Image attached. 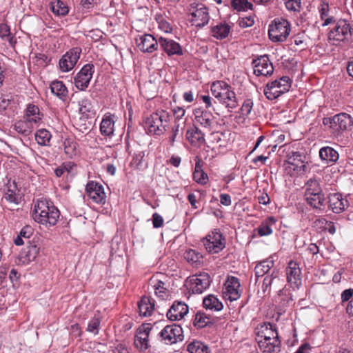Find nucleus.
I'll list each match as a JSON object with an SVG mask.
<instances>
[{"label":"nucleus","mask_w":353,"mask_h":353,"mask_svg":"<svg viewBox=\"0 0 353 353\" xmlns=\"http://www.w3.org/2000/svg\"><path fill=\"white\" fill-rule=\"evenodd\" d=\"M59 216V210L50 201L39 200L34 205L32 217L36 222L40 224L47 227L55 225Z\"/></svg>","instance_id":"nucleus-1"},{"label":"nucleus","mask_w":353,"mask_h":353,"mask_svg":"<svg viewBox=\"0 0 353 353\" xmlns=\"http://www.w3.org/2000/svg\"><path fill=\"white\" fill-rule=\"evenodd\" d=\"M210 90L212 95L228 110L234 109L238 106L235 92L225 82L222 81L214 82Z\"/></svg>","instance_id":"nucleus-2"},{"label":"nucleus","mask_w":353,"mask_h":353,"mask_svg":"<svg viewBox=\"0 0 353 353\" xmlns=\"http://www.w3.org/2000/svg\"><path fill=\"white\" fill-rule=\"evenodd\" d=\"M170 120V114L163 110L151 114L145 120V128L151 135H161L168 129Z\"/></svg>","instance_id":"nucleus-3"},{"label":"nucleus","mask_w":353,"mask_h":353,"mask_svg":"<svg viewBox=\"0 0 353 353\" xmlns=\"http://www.w3.org/2000/svg\"><path fill=\"white\" fill-rule=\"evenodd\" d=\"M324 125L332 130V133L339 134L348 130L352 124L351 117L346 113H340L332 117H325L323 119Z\"/></svg>","instance_id":"nucleus-4"},{"label":"nucleus","mask_w":353,"mask_h":353,"mask_svg":"<svg viewBox=\"0 0 353 353\" xmlns=\"http://www.w3.org/2000/svg\"><path fill=\"white\" fill-rule=\"evenodd\" d=\"M329 39L337 41H353V29L347 21L339 19L335 27L329 33Z\"/></svg>","instance_id":"nucleus-5"},{"label":"nucleus","mask_w":353,"mask_h":353,"mask_svg":"<svg viewBox=\"0 0 353 353\" xmlns=\"http://www.w3.org/2000/svg\"><path fill=\"white\" fill-rule=\"evenodd\" d=\"M201 242L206 251L212 254L219 253L225 247V238L216 230L209 233Z\"/></svg>","instance_id":"nucleus-6"},{"label":"nucleus","mask_w":353,"mask_h":353,"mask_svg":"<svg viewBox=\"0 0 353 353\" xmlns=\"http://www.w3.org/2000/svg\"><path fill=\"white\" fill-rule=\"evenodd\" d=\"M159 336L162 342L167 345L176 343L183 340L182 327L176 324L165 326L159 333Z\"/></svg>","instance_id":"nucleus-7"},{"label":"nucleus","mask_w":353,"mask_h":353,"mask_svg":"<svg viewBox=\"0 0 353 353\" xmlns=\"http://www.w3.org/2000/svg\"><path fill=\"white\" fill-rule=\"evenodd\" d=\"M268 34L274 42H282L287 39V20L276 19L269 26Z\"/></svg>","instance_id":"nucleus-8"},{"label":"nucleus","mask_w":353,"mask_h":353,"mask_svg":"<svg viewBox=\"0 0 353 353\" xmlns=\"http://www.w3.org/2000/svg\"><path fill=\"white\" fill-rule=\"evenodd\" d=\"M94 65L87 63L81 69L74 77V85L80 90H85L89 85L94 70Z\"/></svg>","instance_id":"nucleus-9"},{"label":"nucleus","mask_w":353,"mask_h":353,"mask_svg":"<svg viewBox=\"0 0 353 353\" xmlns=\"http://www.w3.org/2000/svg\"><path fill=\"white\" fill-rule=\"evenodd\" d=\"M287 92V77H282L280 80H274L268 83L264 89L265 95L269 99H274Z\"/></svg>","instance_id":"nucleus-10"},{"label":"nucleus","mask_w":353,"mask_h":353,"mask_svg":"<svg viewBox=\"0 0 353 353\" xmlns=\"http://www.w3.org/2000/svg\"><path fill=\"white\" fill-rule=\"evenodd\" d=\"M287 92V77H282L280 80H274L268 83L264 89L265 95L269 99H274Z\"/></svg>","instance_id":"nucleus-11"},{"label":"nucleus","mask_w":353,"mask_h":353,"mask_svg":"<svg viewBox=\"0 0 353 353\" xmlns=\"http://www.w3.org/2000/svg\"><path fill=\"white\" fill-rule=\"evenodd\" d=\"M81 49L76 47L70 49L59 60V67L62 72H69L74 68L79 59Z\"/></svg>","instance_id":"nucleus-12"},{"label":"nucleus","mask_w":353,"mask_h":353,"mask_svg":"<svg viewBox=\"0 0 353 353\" xmlns=\"http://www.w3.org/2000/svg\"><path fill=\"white\" fill-rule=\"evenodd\" d=\"M223 296L230 301H236L241 296L239 280L234 276H230L223 288Z\"/></svg>","instance_id":"nucleus-13"},{"label":"nucleus","mask_w":353,"mask_h":353,"mask_svg":"<svg viewBox=\"0 0 353 353\" xmlns=\"http://www.w3.org/2000/svg\"><path fill=\"white\" fill-rule=\"evenodd\" d=\"M190 16V21L192 24L199 28L207 25L210 20L208 8L203 5H197L196 7H192Z\"/></svg>","instance_id":"nucleus-14"},{"label":"nucleus","mask_w":353,"mask_h":353,"mask_svg":"<svg viewBox=\"0 0 353 353\" xmlns=\"http://www.w3.org/2000/svg\"><path fill=\"white\" fill-rule=\"evenodd\" d=\"M254 74L256 76L267 77L271 75L274 72L272 63L267 55H263L254 59L252 62Z\"/></svg>","instance_id":"nucleus-15"},{"label":"nucleus","mask_w":353,"mask_h":353,"mask_svg":"<svg viewBox=\"0 0 353 353\" xmlns=\"http://www.w3.org/2000/svg\"><path fill=\"white\" fill-rule=\"evenodd\" d=\"M303 158L305 157L299 152H294L292 156L288 157V175L295 176L305 174L306 166Z\"/></svg>","instance_id":"nucleus-16"},{"label":"nucleus","mask_w":353,"mask_h":353,"mask_svg":"<svg viewBox=\"0 0 353 353\" xmlns=\"http://www.w3.org/2000/svg\"><path fill=\"white\" fill-rule=\"evenodd\" d=\"M210 282V276L206 272H201L190 277V288L196 294L203 293L208 288Z\"/></svg>","instance_id":"nucleus-17"},{"label":"nucleus","mask_w":353,"mask_h":353,"mask_svg":"<svg viewBox=\"0 0 353 353\" xmlns=\"http://www.w3.org/2000/svg\"><path fill=\"white\" fill-rule=\"evenodd\" d=\"M152 330L150 324H143L137 330L134 336V345L141 351H145L149 347V334Z\"/></svg>","instance_id":"nucleus-18"},{"label":"nucleus","mask_w":353,"mask_h":353,"mask_svg":"<svg viewBox=\"0 0 353 353\" xmlns=\"http://www.w3.org/2000/svg\"><path fill=\"white\" fill-rule=\"evenodd\" d=\"M86 192L88 197L98 204L105 203L106 195L103 186L96 182L90 181L86 185Z\"/></svg>","instance_id":"nucleus-19"},{"label":"nucleus","mask_w":353,"mask_h":353,"mask_svg":"<svg viewBox=\"0 0 353 353\" xmlns=\"http://www.w3.org/2000/svg\"><path fill=\"white\" fill-rule=\"evenodd\" d=\"M3 201L10 204L17 205L21 200L19 190L15 181L9 180L3 188Z\"/></svg>","instance_id":"nucleus-20"},{"label":"nucleus","mask_w":353,"mask_h":353,"mask_svg":"<svg viewBox=\"0 0 353 353\" xmlns=\"http://www.w3.org/2000/svg\"><path fill=\"white\" fill-rule=\"evenodd\" d=\"M188 313V306L182 301H175L168 310L166 315L169 320L174 321L182 319Z\"/></svg>","instance_id":"nucleus-21"},{"label":"nucleus","mask_w":353,"mask_h":353,"mask_svg":"<svg viewBox=\"0 0 353 353\" xmlns=\"http://www.w3.org/2000/svg\"><path fill=\"white\" fill-rule=\"evenodd\" d=\"M139 50L143 52H152L157 49L159 41L151 34H145L136 39Z\"/></svg>","instance_id":"nucleus-22"},{"label":"nucleus","mask_w":353,"mask_h":353,"mask_svg":"<svg viewBox=\"0 0 353 353\" xmlns=\"http://www.w3.org/2000/svg\"><path fill=\"white\" fill-rule=\"evenodd\" d=\"M301 270L297 263L291 261L288 262V284L292 290L299 289L301 285Z\"/></svg>","instance_id":"nucleus-23"},{"label":"nucleus","mask_w":353,"mask_h":353,"mask_svg":"<svg viewBox=\"0 0 353 353\" xmlns=\"http://www.w3.org/2000/svg\"><path fill=\"white\" fill-rule=\"evenodd\" d=\"M185 137L193 146L201 147L205 143V134L195 125L190 126L187 130Z\"/></svg>","instance_id":"nucleus-24"},{"label":"nucleus","mask_w":353,"mask_h":353,"mask_svg":"<svg viewBox=\"0 0 353 353\" xmlns=\"http://www.w3.org/2000/svg\"><path fill=\"white\" fill-rule=\"evenodd\" d=\"M257 343L263 353H278L281 350V341L279 336L260 339Z\"/></svg>","instance_id":"nucleus-25"},{"label":"nucleus","mask_w":353,"mask_h":353,"mask_svg":"<svg viewBox=\"0 0 353 353\" xmlns=\"http://www.w3.org/2000/svg\"><path fill=\"white\" fill-rule=\"evenodd\" d=\"M256 335V341L260 339H270L272 337H278V333L270 323H262L259 324L255 328Z\"/></svg>","instance_id":"nucleus-26"},{"label":"nucleus","mask_w":353,"mask_h":353,"mask_svg":"<svg viewBox=\"0 0 353 353\" xmlns=\"http://www.w3.org/2000/svg\"><path fill=\"white\" fill-rule=\"evenodd\" d=\"M159 43L161 48L169 56L172 55H182L183 50L180 44L172 39L160 37L159 39Z\"/></svg>","instance_id":"nucleus-27"},{"label":"nucleus","mask_w":353,"mask_h":353,"mask_svg":"<svg viewBox=\"0 0 353 353\" xmlns=\"http://www.w3.org/2000/svg\"><path fill=\"white\" fill-rule=\"evenodd\" d=\"M196 121L203 128L210 130L214 123V117L210 111L196 109L194 112Z\"/></svg>","instance_id":"nucleus-28"},{"label":"nucleus","mask_w":353,"mask_h":353,"mask_svg":"<svg viewBox=\"0 0 353 353\" xmlns=\"http://www.w3.org/2000/svg\"><path fill=\"white\" fill-rule=\"evenodd\" d=\"M231 32V26L226 22H219L210 27V34L217 40L227 38Z\"/></svg>","instance_id":"nucleus-29"},{"label":"nucleus","mask_w":353,"mask_h":353,"mask_svg":"<svg viewBox=\"0 0 353 353\" xmlns=\"http://www.w3.org/2000/svg\"><path fill=\"white\" fill-rule=\"evenodd\" d=\"M329 206L334 213L344 211L349 205L347 199H343L340 194H334L329 196Z\"/></svg>","instance_id":"nucleus-30"},{"label":"nucleus","mask_w":353,"mask_h":353,"mask_svg":"<svg viewBox=\"0 0 353 353\" xmlns=\"http://www.w3.org/2000/svg\"><path fill=\"white\" fill-rule=\"evenodd\" d=\"M114 115L105 114L100 124V132L103 136L112 137L114 132Z\"/></svg>","instance_id":"nucleus-31"},{"label":"nucleus","mask_w":353,"mask_h":353,"mask_svg":"<svg viewBox=\"0 0 353 353\" xmlns=\"http://www.w3.org/2000/svg\"><path fill=\"white\" fill-rule=\"evenodd\" d=\"M159 276H163V275L153 276L149 281V285L157 296L164 299L167 295V288L165 286V283L159 278Z\"/></svg>","instance_id":"nucleus-32"},{"label":"nucleus","mask_w":353,"mask_h":353,"mask_svg":"<svg viewBox=\"0 0 353 353\" xmlns=\"http://www.w3.org/2000/svg\"><path fill=\"white\" fill-rule=\"evenodd\" d=\"M319 157L321 161L327 164L335 163L339 158L338 152L330 146H325L319 150Z\"/></svg>","instance_id":"nucleus-33"},{"label":"nucleus","mask_w":353,"mask_h":353,"mask_svg":"<svg viewBox=\"0 0 353 353\" xmlns=\"http://www.w3.org/2000/svg\"><path fill=\"white\" fill-rule=\"evenodd\" d=\"M138 309L141 316H150L154 310V302L150 297L143 296L138 303Z\"/></svg>","instance_id":"nucleus-34"},{"label":"nucleus","mask_w":353,"mask_h":353,"mask_svg":"<svg viewBox=\"0 0 353 353\" xmlns=\"http://www.w3.org/2000/svg\"><path fill=\"white\" fill-rule=\"evenodd\" d=\"M79 113L81 114L80 120L88 119L93 117L95 114V110L91 103V101L88 99H82L79 102Z\"/></svg>","instance_id":"nucleus-35"},{"label":"nucleus","mask_w":353,"mask_h":353,"mask_svg":"<svg viewBox=\"0 0 353 353\" xmlns=\"http://www.w3.org/2000/svg\"><path fill=\"white\" fill-rule=\"evenodd\" d=\"M203 305L206 310L215 312L221 311L223 307V303L213 294L205 296L203 299Z\"/></svg>","instance_id":"nucleus-36"},{"label":"nucleus","mask_w":353,"mask_h":353,"mask_svg":"<svg viewBox=\"0 0 353 353\" xmlns=\"http://www.w3.org/2000/svg\"><path fill=\"white\" fill-rule=\"evenodd\" d=\"M51 92L62 101H65L68 96V89L62 81H54L50 84Z\"/></svg>","instance_id":"nucleus-37"},{"label":"nucleus","mask_w":353,"mask_h":353,"mask_svg":"<svg viewBox=\"0 0 353 353\" xmlns=\"http://www.w3.org/2000/svg\"><path fill=\"white\" fill-rule=\"evenodd\" d=\"M305 200L307 203L314 208L321 210L323 206L325 205V197L323 194H313L311 196H305Z\"/></svg>","instance_id":"nucleus-38"},{"label":"nucleus","mask_w":353,"mask_h":353,"mask_svg":"<svg viewBox=\"0 0 353 353\" xmlns=\"http://www.w3.org/2000/svg\"><path fill=\"white\" fill-rule=\"evenodd\" d=\"M318 9L321 20L324 21L322 24L323 26H326L334 21V18L329 15L330 7L328 3L325 1L321 2Z\"/></svg>","instance_id":"nucleus-39"},{"label":"nucleus","mask_w":353,"mask_h":353,"mask_svg":"<svg viewBox=\"0 0 353 353\" xmlns=\"http://www.w3.org/2000/svg\"><path fill=\"white\" fill-rule=\"evenodd\" d=\"M184 258L192 265L199 266L202 263L203 255L194 250L190 249L184 253Z\"/></svg>","instance_id":"nucleus-40"},{"label":"nucleus","mask_w":353,"mask_h":353,"mask_svg":"<svg viewBox=\"0 0 353 353\" xmlns=\"http://www.w3.org/2000/svg\"><path fill=\"white\" fill-rule=\"evenodd\" d=\"M272 266L273 261L271 260H264L258 263L254 268L256 280L268 273Z\"/></svg>","instance_id":"nucleus-41"},{"label":"nucleus","mask_w":353,"mask_h":353,"mask_svg":"<svg viewBox=\"0 0 353 353\" xmlns=\"http://www.w3.org/2000/svg\"><path fill=\"white\" fill-rule=\"evenodd\" d=\"M323 190L319 181L314 179H310L305 183V196H311L313 194L322 193Z\"/></svg>","instance_id":"nucleus-42"},{"label":"nucleus","mask_w":353,"mask_h":353,"mask_svg":"<svg viewBox=\"0 0 353 353\" xmlns=\"http://www.w3.org/2000/svg\"><path fill=\"white\" fill-rule=\"evenodd\" d=\"M39 253V248L35 244H31L23 252L21 257L24 259V262H30L37 258Z\"/></svg>","instance_id":"nucleus-43"},{"label":"nucleus","mask_w":353,"mask_h":353,"mask_svg":"<svg viewBox=\"0 0 353 353\" xmlns=\"http://www.w3.org/2000/svg\"><path fill=\"white\" fill-rule=\"evenodd\" d=\"M14 128L18 133L28 136L32 133L34 127L24 119L17 121L14 125Z\"/></svg>","instance_id":"nucleus-44"},{"label":"nucleus","mask_w":353,"mask_h":353,"mask_svg":"<svg viewBox=\"0 0 353 353\" xmlns=\"http://www.w3.org/2000/svg\"><path fill=\"white\" fill-rule=\"evenodd\" d=\"M65 154L68 158H72L77 154V143L71 139H65L63 141Z\"/></svg>","instance_id":"nucleus-45"},{"label":"nucleus","mask_w":353,"mask_h":353,"mask_svg":"<svg viewBox=\"0 0 353 353\" xmlns=\"http://www.w3.org/2000/svg\"><path fill=\"white\" fill-rule=\"evenodd\" d=\"M274 217L270 216L266 219L257 228L258 233L261 236H267L272 232L271 225L275 223Z\"/></svg>","instance_id":"nucleus-46"},{"label":"nucleus","mask_w":353,"mask_h":353,"mask_svg":"<svg viewBox=\"0 0 353 353\" xmlns=\"http://www.w3.org/2000/svg\"><path fill=\"white\" fill-rule=\"evenodd\" d=\"M50 132L46 129H40L35 134V139L38 144L43 146L49 145L51 139Z\"/></svg>","instance_id":"nucleus-47"},{"label":"nucleus","mask_w":353,"mask_h":353,"mask_svg":"<svg viewBox=\"0 0 353 353\" xmlns=\"http://www.w3.org/2000/svg\"><path fill=\"white\" fill-rule=\"evenodd\" d=\"M52 11L57 15L65 16L68 13V8L64 2L60 0H53L51 2Z\"/></svg>","instance_id":"nucleus-48"},{"label":"nucleus","mask_w":353,"mask_h":353,"mask_svg":"<svg viewBox=\"0 0 353 353\" xmlns=\"http://www.w3.org/2000/svg\"><path fill=\"white\" fill-rule=\"evenodd\" d=\"M211 323H212L211 317L210 316H208L204 312H198L195 314V317L194 319V325L196 327H197L199 328H203Z\"/></svg>","instance_id":"nucleus-49"},{"label":"nucleus","mask_w":353,"mask_h":353,"mask_svg":"<svg viewBox=\"0 0 353 353\" xmlns=\"http://www.w3.org/2000/svg\"><path fill=\"white\" fill-rule=\"evenodd\" d=\"M33 234V228L30 225L24 226L20 231L19 234L14 239V243L17 245H21L24 243L22 238L26 239H30Z\"/></svg>","instance_id":"nucleus-50"},{"label":"nucleus","mask_w":353,"mask_h":353,"mask_svg":"<svg viewBox=\"0 0 353 353\" xmlns=\"http://www.w3.org/2000/svg\"><path fill=\"white\" fill-rule=\"evenodd\" d=\"M190 353H208V347L201 341H193L187 347Z\"/></svg>","instance_id":"nucleus-51"},{"label":"nucleus","mask_w":353,"mask_h":353,"mask_svg":"<svg viewBox=\"0 0 353 353\" xmlns=\"http://www.w3.org/2000/svg\"><path fill=\"white\" fill-rule=\"evenodd\" d=\"M0 37L8 41L11 46L15 43L14 38L10 34V27L6 23H0Z\"/></svg>","instance_id":"nucleus-52"},{"label":"nucleus","mask_w":353,"mask_h":353,"mask_svg":"<svg viewBox=\"0 0 353 353\" xmlns=\"http://www.w3.org/2000/svg\"><path fill=\"white\" fill-rule=\"evenodd\" d=\"M231 6L238 11H246L252 9V4L248 0H232Z\"/></svg>","instance_id":"nucleus-53"},{"label":"nucleus","mask_w":353,"mask_h":353,"mask_svg":"<svg viewBox=\"0 0 353 353\" xmlns=\"http://www.w3.org/2000/svg\"><path fill=\"white\" fill-rule=\"evenodd\" d=\"M225 132H214L210 134V141L213 143L219 144V146H225Z\"/></svg>","instance_id":"nucleus-54"},{"label":"nucleus","mask_w":353,"mask_h":353,"mask_svg":"<svg viewBox=\"0 0 353 353\" xmlns=\"http://www.w3.org/2000/svg\"><path fill=\"white\" fill-rule=\"evenodd\" d=\"M253 105L254 103L252 99L248 98L245 99L241 108V114L243 117H248L252 112Z\"/></svg>","instance_id":"nucleus-55"},{"label":"nucleus","mask_w":353,"mask_h":353,"mask_svg":"<svg viewBox=\"0 0 353 353\" xmlns=\"http://www.w3.org/2000/svg\"><path fill=\"white\" fill-rule=\"evenodd\" d=\"M12 101L10 94L0 92V112L4 111Z\"/></svg>","instance_id":"nucleus-56"},{"label":"nucleus","mask_w":353,"mask_h":353,"mask_svg":"<svg viewBox=\"0 0 353 353\" xmlns=\"http://www.w3.org/2000/svg\"><path fill=\"white\" fill-rule=\"evenodd\" d=\"M30 116H34L37 119H41L42 114L40 113L39 108L37 105L32 104L28 105L25 117H30Z\"/></svg>","instance_id":"nucleus-57"},{"label":"nucleus","mask_w":353,"mask_h":353,"mask_svg":"<svg viewBox=\"0 0 353 353\" xmlns=\"http://www.w3.org/2000/svg\"><path fill=\"white\" fill-rule=\"evenodd\" d=\"M100 320L99 318L92 319L88 325L87 331L97 334L99 331Z\"/></svg>","instance_id":"nucleus-58"},{"label":"nucleus","mask_w":353,"mask_h":353,"mask_svg":"<svg viewBox=\"0 0 353 353\" xmlns=\"http://www.w3.org/2000/svg\"><path fill=\"white\" fill-rule=\"evenodd\" d=\"M238 23L240 27L243 28L251 27L254 23V17L252 15H249L245 17L239 18Z\"/></svg>","instance_id":"nucleus-59"},{"label":"nucleus","mask_w":353,"mask_h":353,"mask_svg":"<svg viewBox=\"0 0 353 353\" xmlns=\"http://www.w3.org/2000/svg\"><path fill=\"white\" fill-rule=\"evenodd\" d=\"M157 22L159 29L163 32L165 33H170L172 31V27L171 24L163 17H159L157 19Z\"/></svg>","instance_id":"nucleus-60"},{"label":"nucleus","mask_w":353,"mask_h":353,"mask_svg":"<svg viewBox=\"0 0 353 353\" xmlns=\"http://www.w3.org/2000/svg\"><path fill=\"white\" fill-rule=\"evenodd\" d=\"M193 177L196 182L201 184H205L208 180V175L203 171L194 172Z\"/></svg>","instance_id":"nucleus-61"},{"label":"nucleus","mask_w":353,"mask_h":353,"mask_svg":"<svg viewBox=\"0 0 353 353\" xmlns=\"http://www.w3.org/2000/svg\"><path fill=\"white\" fill-rule=\"evenodd\" d=\"M179 134V125H175L170 132L169 142L171 146H174V142L177 140Z\"/></svg>","instance_id":"nucleus-62"},{"label":"nucleus","mask_w":353,"mask_h":353,"mask_svg":"<svg viewBox=\"0 0 353 353\" xmlns=\"http://www.w3.org/2000/svg\"><path fill=\"white\" fill-rule=\"evenodd\" d=\"M145 156L144 151H140L137 153L134 154L132 159V163L137 166H140L143 161V159Z\"/></svg>","instance_id":"nucleus-63"},{"label":"nucleus","mask_w":353,"mask_h":353,"mask_svg":"<svg viewBox=\"0 0 353 353\" xmlns=\"http://www.w3.org/2000/svg\"><path fill=\"white\" fill-rule=\"evenodd\" d=\"M152 224L154 228H159L163 225V219L158 213H154L152 215Z\"/></svg>","instance_id":"nucleus-64"}]
</instances>
